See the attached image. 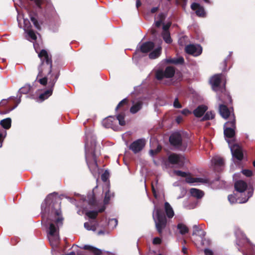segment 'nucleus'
Instances as JSON below:
<instances>
[{
    "label": "nucleus",
    "instance_id": "1",
    "mask_svg": "<svg viewBox=\"0 0 255 255\" xmlns=\"http://www.w3.org/2000/svg\"><path fill=\"white\" fill-rule=\"evenodd\" d=\"M61 199L57 197H53L50 194L45 200V203L42 204V211L45 214H47L48 219L57 224V228L53 223L49 225V235L54 238L55 243L59 241V238L54 237L57 231H59L58 226L63 225L64 220L62 217L61 210Z\"/></svg>",
    "mask_w": 255,
    "mask_h": 255
},
{
    "label": "nucleus",
    "instance_id": "2",
    "mask_svg": "<svg viewBox=\"0 0 255 255\" xmlns=\"http://www.w3.org/2000/svg\"><path fill=\"white\" fill-rule=\"evenodd\" d=\"M127 107L128 98H126L118 104L115 109V111L118 112L116 117L109 116L105 118L102 121L103 126L106 128H114L117 121H118L119 125L121 126H125L126 125L125 118Z\"/></svg>",
    "mask_w": 255,
    "mask_h": 255
},
{
    "label": "nucleus",
    "instance_id": "3",
    "mask_svg": "<svg viewBox=\"0 0 255 255\" xmlns=\"http://www.w3.org/2000/svg\"><path fill=\"white\" fill-rule=\"evenodd\" d=\"M96 142L93 141L91 142L90 145L88 142H85V158L87 164L89 168L91 169H95L98 167L97 156L95 153L96 150Z\"/></svg>",
    "mask_w": 255,
    "mask_h": 255
},
{
    "label": "nucleus",
    "instance_id": "4",
    "mask_svg": "<svg viewBox=\"0 0 255 255\" xmlns=\"http://www.w3.org/2000/svg\"><path fill=\"white\" fill-rule=\"evenodd\" d=\"M152 216L155 222L156 230L161 235L167 225V219L165 215L161 209L155 206Z\"/></svg>",
    "mask_w": 255,
    "mask_h": 255
},
{
    "label": "nucleus",
    "instance_id": "5",
    "mask_svg": "<svg viewBox=\"0 0 255 255\" xmlns=\"http://www.w3.org/2000/svg\"><path fill=\"white\" fill-rule=\"evenodd\" d=\"M60 71L59 70H52L50 73H46L47 76H44L39 79L38 82L43 86H46L47 84L48 80H49V87L53 88L56 82H57L59 75Z\"/></svg>",
    "mask_w": 255,
    "mask_h": 255
},
{
    "label": "nucleus",
    "instance_id": "6",
    "mask_svg": "<svg viewBox=\"0 0 255 255\" xmlns=\"http://www.w3.org/2000/svg\"><path fill=\"white\" fill-rule=\"evenodd\" d=\"M175 69L173 66H167L164 71L162 69H158L156 71L155 76L158 80H161L164 78H172L175 74Z\"/></svg>",
    "mask_w": 255,
    "mask_h": 255
},
{
    "label": "nucleus",
    "instance_id": "7",
    "mask_svg": "<svg viewBox=\"0 0 255 255\" xmlns=\"http://www.w3.org/2000/svg\"><path fill=\"white\" fill-rule=\"evenodd\" d=\"M174 173L178 176H181L183 177H186V181L189 183H193L195 182H201V183H206L207 180L202 178H195L192 177L189 175V174L182 171L180 170H175Z\"/></svg>",
    "mask_w": 255,
    "mask_h": 255
},
{
    "label": "nucleus",
    "instance_id": "8",
    "mask_svg": "<svg viewBox=\"0 0 255 255\" xmlns=\"http://www.w3.org/2000/svg\"><path fill=\"white\" fill-rule=\"evenodd\" d=\"M52 68V64L40 63L38 67V77H42L46 75V73H50Z\"/></svg>",
    "mask_w": 255,
    "mask_h": 255
},
{
    "label": "nucleus",
    "instance_id": "9",
    "mask_svg": "<svg viewBox=\"0 0 255 255\" xmlns=\"http://www.w3.org/2000/svg\"><path fill=\"white\" fill-rule=\"evenodd\" d=\"M185 50L187 54L194 56H199L202 52V48L200 45L196 46L193 44H189L186 46Z\"/></svg>",
    "mask_w": 255,
    "mask_h": 255
},
{
    "label": "nucleus",
    "instance_id": "10",
    "mask_svg": "<svg viewBox=\"0 0 255 255\" xmlns=\"http://www.w3.org/2000/svg\"><path fill=\"white\" fill-rule=\"evenodd\" d=\"M145 144V140L142 139H139L133 142L129 147L134 153L141 151Z\"/></svg>",
    "mask_w": 255,
    "mask_h": 255
},
{
    "label": "nucleus",
    "instance_id": "11",
    "mask_svg": "<svg viewBox=\"0 0 255 255\" xmlns=\"http://www.w3.org/2000/svg\"><path fill=\"white\" fill-rule=\"evenodd\" d=\"M38 55L40 59V63L52 64V56L45 49H42Z\"/></svg>",
    "mask_w": 255,
    "mask_h": 255
},
{
    "label": "nucleus",
    "instance_id": "12",
    "mask_svg": "<svg viewBox=\"0 0 255 255\" xmlns=\"http://www.w3.org/2000/svg\"><path fill=\"white\" fill-rule=\"evenodd\" d=\"M170 144L175 147H179L182 145V138L181 135L177 132L172 133L169 139Z\"/></svg>",
    "mask_w": 255,
    "mask_h": 255
},
{
    "label": "nucleus",
    "instance_id": "13",
    "mask_svg": "<svg viewBox=\"0 0 255 255\" xmlns=\"http://www.w3.org/2000/svg\"><path fill=\"white\" fill-rule=\"evenodd\" d=\"M191 9L195 11L196 15L201 17H205L206 16V13L203 6L197 2L193 3L191 5Z\"/></svg>",
    "mask_w": 255,
    "mask_h": 255
},
{
    "label": "nucleus",
    "instance_id": "14",
    "mask_svg": "<svg viewBox=\"0 0 255 255\" xmlns=\"http://www.w3.org/2000/svg\"><path fill=\"white\" fill-rule=\"evenodd\" d=\"M231 151L234 157L239 160H242L244 154L240 146L237 144H234L231 148Z\"/></svg>",
    "mask_w": 255,
    "mask_h": 255
},
{
    "label": "nucleus",
    "instance_id": "15",
    "mask_svg": "<svg viewBox=\"0 0 255 255\" xmlns=\"http://www.w3.org/2000/svg\"><path fill=\"white\" fill-rule=\"evenodd\" d=\"M12 100V102L14 103V105L12 107H11L10 105H8V109L7 110L6 113H8L13 109H14L18 105V104L20 102V97H19L18 100H16L15 98L14 97H10L8 100L3 99L1 101V104L2 106H6L8 104L10 101Z\"/></svg>",
    "mask_w": 255,
    "mask_h": 255
},
{
    "label": "nucleus",
    "instance_id": "16",
    "mask_svg": "<svg viewBox=\"0 0 255 255\" xmlns=\"http://www.w3.org/2000/svg\"><path fill=\"white\" fill-rule=\"evenodd\" d=\"M182 156L176 153H172L168 156V160L169 163L172 164L183 163L182 159Z\"/></svg>",
    "mask_w": 255,
    "mask_h": 255
},
{
    "label": "nucleus",
    "instance_id": "17",
    "mask_svg": "<svg viewBox=\"0 0 255 255\" xmlns=\"http://www.w3.org/2000/svg\"><path fill=\"white\" fill-rule=\"evenodd\" d=\"M154 47L153 42L148 41L143 43L140 47V50L142 53H146L150 52Z\"/></svg>",
    "mask_w": 255,
    "mask_h": 255
},
{
    "label": "nucleus",
    "instance_id": "18",
    "mask_svg": "<svg viewBox=\"0 0 255 255\" xmlns=\"http://www.w3.org/2000/svg\"><path fill=\"white\" fill-rule=\"evenodd\" d=\"M234 186L236 191L242 193L247 189L248 185L246 182L240 180L235 183Z\"/></svg>",
    "mask_w": 255,
    "mask_h": 255
},
{
    "label": "nucleus",
    "instance_id": "19",
    "mask_svg": "<svg viewBox=\"0 0 255 255\" xmlns=\"http://www.w3.org/2000/svg\"><path fill=\"white\" fill-rule=\"evenodd\" d=\"M207 109L208 107L206 106L202 105L196 108L193 113L196 117L200 118L204 114Z\"/></svg>",
    "mask_w": 255,
    "mask_h": 255
},
{
    "label": "nucleus",
    "instance_id": "20",
    "mask_svg": "<svg viewBox=\"0 0 255 255\" xmlns=\"http://www.w3.org/2000/svg\"><path fill=\"white\" fill-rule=\"evenodd\" d=\"M219 113L221 116L225 119H227L231 114L227 106L223 104L219 106Z\"/></svg>",
    "mask_w": 255,
    "mask_h": 255
},
{
    "label": "nucleus",
    "instance_id": "21",
    "mask_svg": "<svg viewBox=\"0 0 255 255\" xmlns=\"http://www.w3.org/2000/svg\"><path fill=\"white\" fill-rule=\"evenodd\" d=\"M221 74H216L211 79V83L214 90L220 86L221 82Z\"/></svg>",
    "mask_w": 255,
    "mask_h": 255
},
{
    "label": "nucleus",
    "instance_id": "22",
    "mask_svg": "<svg viewBox=\"0 0 255 255\" xmlns=\"http://www.w3.org/2000/svg\"><path fill=\"white\" fill-rule=\"evenodd\" d=\"M29 16L30 19V20L33 23L34 27L37 30H40L41 29V26L38 21L37 20V13L30 11L29 13Z\"/></svg>",
    "mask_w": 255,
    "mask_h": 255
},
{
    "label": "nucleus",
    "instance_id": "23",
    "mask_svg": "<svg viewBox=\"0 0 255 255\" xmlns=\"http://www.w3.org/2000/svg\"><path fill=\"white\" fill-rule=\"evenodd\" d=\"M193 228V232L192 235L198 236L201 238L202 241L206 235V232L203 230L200 229L197 225H194Z\"/></svg>",
    "mask_w": 255,
    "mask_h": 255
},
{
    "label": "nucleus",
    "instance_id": "24",
    "mask_svg": "<svg viewBox=\"0 0 255 255\" xmlns=\"http://www.w3.org/2000/svg\"><path fill=\"white\" fill-rule=\"evenodd\" d=\"M164 209L166 215L168 218H172L174 215V212L170 204L166 202L164 203Z\"/></svg>",
    "mask_w": 255,
    "mask_h": 255
},
{
    "label": "nucleus",
    "instance_id": "25",
    "mask_svg": "<svg viewBox=\"0 0 255 255\" xmlns=\"http://www.w3.org/2000/svg\"><path fill=\"white\" fill-rule=\"evenodd\" d=\"M224 134L225 136L227 138H233L235 135V129L231 127H226L224 128Z\"/></svg>",
    "mask_w": 255,
    "mask_h": 255
},
{
    "label": "nucleus",
    "instance_id": "26",
    "mask_svg": "<svg viewBox=\"0 0 255 255\" xmlns=\"http://www.w3.org/2000/svg\"><path fill=\"white\" fill-rule=\"evenodd\" d=\"M83 249L89 251L95 255H101L102 254V251L100 249L90 245H85Z\"/></svg>",
    "mask_w": 255,
    "mask_h": 255
},
{
    "label": "nucleus",
    "instance_id": "27",
    "mask_svg": "<svg viewBox=\"0 0 255 255\" xmlns=\"http://www.w3.org/2000/svg\"><path fill=\"white\" fill-rule=\"evenodd\" d=\"M53 88L49 87V88L45 91L43 93H41L39 96V99L41 102L44 101L49 98L52 94Z\"/></svg>",
    "mask_w": 255,
    "mask_h": 255
},
{
    "label": "nucleus",
    "instance_id": "28",
    "mask_svg": "<svg viewBox=\"0 0 255 255\" xmlns=\"http://www.w3.org/2000/svg\"><path fill=\"white\" fill-rule=\"evenodd\" d=\"M143 103L142 101H138L134 104L130 109V112L132 114H135L142 108Z\"/></svg>",
    "mask_w": 255,
    "mask_h": 255
},
{
    "label": "nucleus",
    "instance_id": "29",
    "mask_svg": "<svg viewBox=\"0 0 255 255\" xmlns=\"http://www.w3.org/2000/svg\"><path fill=\"white\" fill-rule=\"evenodd\" d=\"M190 192L192 196L197 199H201L204 195L202 191L196 188H191Z\"/></svg>",
    "mask_w": 255,
    "mask_h": 255
},
{
    "label": "nucleus",
    "instance_id": "30",
    "mask_svg": "<svg viewBox=\"0 0 255 255\" xmlns=\"http://www.w3.org/2000/svg\"><path fill=\"white\" fill-rule=\"evenodd\" d=\"M161 53V47H159L150 52L149 54V58L151 59H154L158 57Z\"/></svg>",
    "mask_w": 255,
    "mask_h": 255
},
{
    "label": "nucleus",
    "instance_id": "31",
    "mask_svg": "<svg viewBox=\"0 0 255 255\" xmlns=\"http://www.w3.org/2000/svg\"><path fill=\"white\" fill-rule=\"evenodd\" d=\"M169 63H172L176 65L183 64L184 63V59L182 57L178 58H169L167 60Z\"/></svg>",
    "mask_w": 255,
    "mask_h": 255
},
{
    "label": "nucleus",
    "instance_id": "32",
    "mask_svg": "<svg viewBox=\"0 0 255 255\" xmlns=\"http://www.w3.org/2000/svg\"><path fill=\"white\" fill-rule=\"evenodd\" d=\"M0 124L4 128L8 129L11 127V120L9 118H6L1 120Z\"/></svg>",
    "mask_w": 255,
    "mask_h": 255
},
{
    "label": "nucleus",
    "instance_id": "33",
    "mask_svg": "<svg viewBox=\"0 0 255 255\" xmlns=\"http://www.w3.org/2000/svg\"><path fill=\"white\" fill-rule=\"evenodd\" d=\"M177 228L179 230V233L182 235H184L189 232L188 227L182 223H179L177 225Z\"/></svg>",
    "mask_w": 255,
    "mask_h": 255
},
{
    "label": "nucleus",
    "instance_id": "34",
    "mask_svg": "<svg viewBox=\"0 0 255 255\" xmlns=\"http://www.w3.org/2000/svg\"><path fill=\"white\" fill-rule=\"evenodd\" d=\"M212 162L215 166H222L224 164V159L221 157H216L212 159Z\"/></svg>",
    "mask_w": 255,
    "mask_h": 255
},
{
    "label": "nucleus",
    "instance_id": "35",
    "mask_svg": "<svg viewBox=\"0 0 255 255\" xmlns=\"http://www.w3.org/2000/svg\"><path fill=\"white\" fill-rule=\"evenodd\" d=\"M84 227L89 231H96L97 229V226H99V225L98 224H95L94 225L91 224V223L89 222H86L84 223Z\"/></svg>",
    "mask_w": 255,
    "mask_h": 255
},
{
    "label": "nucleus",
    "instance_id": "36",
    "mask_svg": "<svg viewBox=\"0 0 255 255\" xmlns=\"http://www.w3.org/2000/svg\"><path fill=\"white\" fill-rule=\"evenodd\" d=\"M162 36L166 43L169 44L172 42V39L169 32L163 31Z\"/></svg>",
    "mask_w": 255,
    "mask_h": 255
},
{
    "label": "nucleus",
    "instance_id": "37",
    "mask_svg": "<svg viewBox=\"0 0 255 255\" xmlns=\"http://www.w3.org/2000/svg\"><path fill=\"white\" fill-rule=\"evenodd\" d=\"M113 196V194L111 193L109 189L108 191H107L105 193V198L104 199V204H105V205L108 204L110 202V200L111 199V198Z\"/></svg>",
    "mask_w": 255,
    "mask_h": 255
},
{
    "label": "nucleus",
    "instance_id": "38",
    "mask_svg": "<svg viewBox=\"0 0 255 255\" xmlns=\"http://www.w3.org/2000/svg\"><path fill=\"white\" fill-rule=\"evenodd\" d=\"M215 117V114L212 112H207L203 117L202 121H207L214 119Z\"/></svg>",
    "mask_w": 255,
    "mask_h": 255
},
{
    "label": "nucleus",
    "instance_id": "39",
    "mask_svg": "<svg viewBox=\"0 0 255 255\" xmlns=\"http://www.w3.org/2000/svg\"><path fill=\"white\" fill-rule=\"evenodd\" d=\"M86 215L91 219H96L98 216L97 211H89L86 212Z\"/></svg>",
    "mask_w": 255,
    "mask_h": 255
},
{
    "label": "nucleus",
    "instance_id": "40",
    "mask_svg": "<svg viewBox=\"0 0 255 255\" xmlns=\"http://www.w3.org/2000/svg\"><path fill=\"white\" fill-rule=\"evenodd\" d=\"M31 87L30 85H25L24 87L21 88L19 90V92L21 94H27L30 90Z\"/></svg>",
    "mask_w": 255,
    "mask_h": 255
},
{
    "label": "nucleus",
    "instance_id": "41",
    "mask_svg": "<svg viewBox=\"0 0 255 255\" xmlns=\"http://www.w3.org/2000/svg\"><path fill=\"white\" fill-rule=\"evenodd\" d=\"M110 177V172L108 170H105L101 175V180L104 182H107Z\"/></svg>",
    "mask_w": 255,
    "mask_h": 255
},
{
    "label": "nucleus",
    "instance_id": "42",
    "mask_svg": "<svg viewBox=\"0 0 255 255\" xmlns=\"http://www.w3.org/2000/svg\"><path fill=\"white\" fill-rule=\"evenodd\" d=\"M226 127H231L232 128L235 129L236 128V120L235 117L234 119L230 121H228L224 125V128Z\"/></svg>",
    "mask_w": 255,
    "mask_h": 255
},
{
    "label": "nucleus",
    "instance_id": "43",
    "mask_svg": "<svg viewBox=\"0 0 255 255\" xmlns=\"http://www.w3.org/2000/svg\"><path fill=\"white\" fill-rule=\"evenodd\" d=\"M28 34V36L32 40H36L37 39V36L33 31V29H29L28 30L25 31Z\"/></svg>",
    "mask_w": 255,
    "mask_h": 255
},
{
    "label": "nucleus",
    "instance_id": "44",
    "mask_svg": "<svg viewBox=\"0 0 255 255\" xmlns=\"http://www.w3.org/2000/svg\"><path fill=\"white\" fill-rule=\"evenodd\" d=\"M24 23V29L25 31L28 30L29 29H32L31 25L28 19H23Z\"/></svg>",
    "mask_w": 255,
    "mask_h": 255
},
{
    "label": "nucleus",
    "instance_id": "45",
    "mask_svg": "<svg viewBox=\"0 0 255 255\" xmlns=\"http://www.w3.org/2000/svg\"><path fill=\"white\" fill-rule=\"evenodd\" d=\"M242 173L247 177H251L253 175L252 171L249 169H244L242 171Z\"/></svg>",
    "mask_w": 255,
    "mask_h": 255
},
{
    "label": "nucleus",
    "instance_id": "46",
    "mask_svg": "<svg viewBox=\"0 0 255 255\" xmlns=\"http://www.w3.org/2000/svg\"><path fill=\"white\" fill-rule=\"evenodd\" d=\"M173 106L175 108H181L182 107L181 105L179 103L178 98H176L173 103Z\"/></svg>",
    "mask_w": 255,
    "mask_h": 255
},
{
    "label": "nucleus",
    "instance_id": "47",
    "mask_svg": "<svg viewBox=\"0 0 255 255\" xmlns=\"http://www.w3.org/2000/svg\"><path fill=\"white\" fill-rule=\"evenodd\" d=\"M228 200L231 203H234L236 202V198L235 196L233 195H229L228 197Z\"/></svg>",
    "mask_w": 255,
    "mask_h": 255
},
{
    "label": "nucleus",
    "instance_id": "48",
    "mask_svg": "<svg viewBox=\"0 0 255 255\" xmlns=\"http://www.w3.org/2000/svg\"><path fill=\"white\" fill-rule=\"evenodd\" d=\"M161 243V239L160 238L156 237L153 240V244L154 245H159Z\"/></svg>",
    "mask_w": 255,
    "mask_h": 255
},
{
    "label": "nucleus",
    "instance_id": "49",
    "mask_svg": "<svg viewBox=\"0 0 255 255\" xmlns=\"http://www.w3.org/2000/svg\"><path fill=\"white\" fill-rule=\"evenodd\" d=\"M171 23H168L163 26V31L169 32V28L170 27Z\"/></svg>",
    "mask_w": 255,
    "mask_h": 255
},
{
    "label": "nucleus",
    "instance_id": "50",
    "mask_svg": "<svg viewBox=\"0 0 255 255\" xmlns=\"http://www.w3.org/2000/svg\"><path fill=\"white\" fill-rule=\"evenodd\" d=\"M181 113L184 115L187 116L190 114L191 112L188 109H185L181 111Z\"/></svg>",
    "mask_w": 255,
    "mask_h": 255
},
{
    "label": "nucleus",
    "instance_id": "51",
    "mask_svg": "<svg viewBox=\"0 0 255 255\" xmlns=\"http://www.w3.org/2000/svg\"><path fill=\"white\" fill-rule=\"evenodd\" d=\"M204 253L205 255H213V252L212 251L209 249H205L204 250Z\"/></svg>",
    "mask_w": 255,
    "mask_h": 255
},
{
    "label": "nucleus",
    "instance_id": "52",
    "mask_svg": "<svg viewBox=\"0 0 255 255\" xmlns=\"http://www.w3.org/2000/svg\"><path fill=\"white\" fill-rule=\"evenodd\" d=\"M158 17H159V19L158 20H161V22H162L164 20V19H165V15L163 13H160L158 15Z\"/></svg>",
    "mask_w": 255,
    "mask_h": 255
},
{
    "label": "nucleus",
    "instance_id": "53",
    "mask_svg": "<svg viewBox=\"0 0 255 255\" xmlns=\"http://www.w3.org/2000/svg\"><path fill=\"white\" fill-rule=\"evenodd\" d=\"M158 9H159V7L158 6L152 7L150 10V12L152 13H154L156 12L158 10Z\"/></svg>",
    "mask_w": 255,
    "mask_h": 255
},
{
    "label": "nucleus",
    "instance_id": "54",
    "mask_svg": "<svg viewBox=\"0 0 255 255\" xmlns=\"http://www.w3.org/2000/svg\"><path fill=\"white\" fill-rule=\"evenodd\" d=\"M182 121V117L178 116V117H176V122L178 124L180 123Z\"/></svg>",
    "mask_w": 255,
    "mask_h": 255
},
{
    "label": "nucleus",
    "instance_id": "55",
    "mask_svg": "<svg viewBox=\"0 0 255 255\" xmlns=\"http://www.w3.org/2000/svg\"><path fill=\"white\" fill-rule=\"evenodd\" d=\"M105 232H106V231H105V229L101 230H100L99 231H98V235H99V236H100V235H105Z\"/></svg>",
    "mask_w": 255,
    "mask_h": 255
},
{
    "label": "nucleus",
    "instance_id": "56",
    "mask_svg": "<svg viewBox=\"0 0 255 255\" xmlns=\"http://www.w3.org/2000/svg\"><path fill=\"white\" fill-rule=\"evenodd\" d=\"M114 223L115 224V226H116L118 224V220L116 219H112L110 220V223Z\"/></svg>",
    "mask_w": 255,
    "mask_h": 255
},
{
    "label": "nucleus",
    "instance_id": "57",
    "mask_svg": "<svg viewBox=\"0 0 255 255\" xmlns=\"http://www.w3.org/2000/svg\"><path fill=\"white\" fill-rule=\"evenodd\" d=\"M105 209H106V208L104 206H103L102 208H101L100 209H99L98 211H97V212H98V214L99 213L103 212L105 211Z\"/></svg>",
    "mask_w": 255,
    "mask_h": 255
},
{
    "label": "nucleus",
    "instance_id": "58",
    "mask_svg": "<svg viewBox=\"0 0 255 255\" xmlns=\"http://www.w3.org/2000/svg\"><path fill=\"white\" fill-rule=\"evenodd\" d=\"M248 197L247 198V199H245V200H244L242 202V203H246V202L248 201V199L249 198H250L252 195V193H250V192H249L248 193Z\"/></svg>",
    "mask_w": 255,
    "mask_h": 255
},
{
    "label": "nucleus",
    "instance_id": "59",
    "mask_svg": "<svg viewBox=\"0 0 255 255\" xmlns=\"http://www.w3.org/2000/svg\"><path fill=\"white\" fill-rule=\"evenodd\" d=\"M161 23L162 22L161 20H157L155 22V26L158 27L161 25Z\"/></svg>",
    "mask_w": 255,
    "mask_h": 255
},
{
    "label": "nucleus",
    "instance_id": "60",
    "mask_svg": "<svg viewBox=\"0 0 255 255\" xmlns=\"http://www.w3.org/2000/svg\"><path fill=\"white\" fill-rule=\"evenodd\" d=\"M141 3L140 0H136V6L137 8H138L141 5Z\"/></svg>",
    "mask_w": 255,
    "mask_h": 255
},
{
    "label": "nucleus",
    "instance_id": "61",
    "mask_svg": "<svg viewBox=\"0 0 255 255\" xmlns=\"http://www.w3.org/2000/svg\"><path fill=\"white\" fill-rule=\"evenodd\" d=\"M182 251L184 254H187V249L184 246L182 247Z\"/></svg>",
    "mask_w": 255,
    "mask_h": 255
},
{
    "label": "nucleus",
    "instance_id": "62",
    "mask_svg": "<svg viewBox=\"0 0 255 255\" xmlns=\"http://www.w3.org/2000/svg\"><path fill=\"white\" fill-rule=\"evenodd\" d=\"M123 161H124V162L125 164V165H128V160H127L126 156H124Z\"/></svg>",
    "mask_w": 255,
    "mask_h": 255
},
{
    "label": "nucleus",
    "instance_id": "63",
    "mask_svg": "<svg viewBox=\"0 0 255 255\" xmlns=\"http://www.w3.org/2000/svg\"><path fill=\"white\" fill-rule=\"evenodd\" d=\"M86 254L85 252H77V255H85Z\"/></svg>",
    "mask_w": 255,
    "mask_h": 255
},
{
    "label": "nucleus",
    "instance_id": "64",
    "mask_svg": "<svg viewBox=\"0 0 255 255\" xmlns=\"http://www.w3.org/2000/svg\"><path fill=\"white\" fill-rule=\"evenodd\" d=\"M62 255H75V253L74 252H71L68 254Z\"/></svg>",
    "mask_w": 255,
    "mask_h": 255
}]
</instances>
